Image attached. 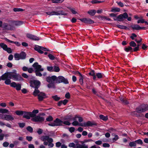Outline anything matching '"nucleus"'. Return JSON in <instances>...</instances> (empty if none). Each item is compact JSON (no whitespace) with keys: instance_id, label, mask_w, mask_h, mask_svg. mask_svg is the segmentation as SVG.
<instances>
[{"instance_id":"obj_1","label":"nucleus","mask_w":148,"mask_h":148,"mask_svg":"<svg viewBox=\"0 0 148 148\" xmlns=\"http://www.w3.org/2000/svg\"><path fill=\"white\" fill-rule=\"evenodd\" d=\"M2 78L3 80H4L6 78L12 79L16 81H21L23 79L21 75L17 73V71L15 70H13L12 71L7 72L2 75Z\"/></svg>"},{"instance_id":"obj_2","label":"nucleus","mask_w":148,"mask_h":148,"mask_svg":"<svg viewBox=\"0 0 148 148\" xmlns=\"http://www.w3.org/2000/svg\"><path fill=\"white\" fill-rule=\"evenodd\" d=\"M56 76L55 75L52 76L51 77H48L46 78V81L49 84H47V87L49 88H55V82H56Z\"/></svg>"},{"instance_id":"obj_3","label":"nucleus","mask_w":148,"mask_h":148,"mask_svg":"<svg viewBox=\"0 0 148 148\" xmlns=\"http://www.w3.org/2000/svg\"><path fill=\"white\" fill-rule=\"evenodd\" d=\"M41 140L44 142L43 144L45 145H47L48 144V142H53V139L50 138L48 136H43L40 138Z\"/></svg>"},{"instance_id":"obj_4","label":"nucleus","mask_w":148,"mask_h":148,"mask_svg":"<svg viewBox=\"0 0 148 148\" xmlns=\"http://www.w3.org/2000/svg\"><path fill=\"white\" fill-rule=\"evenodd\" d=\"M56 83H63L65 84H67L69 83V82L63 76H60L58 77H56Z\"/></svg>"},{"instance_id":"obj_5","label":"nucleus","mask_w":148,"mask_h":148,"mask_svg":"<svg viewBox=\"0 0 148 148\" xmlns=\"http://www.w3.org/2000/svg\"><path fill=\"white\" fill-rule=\"evenodd\" d=\"M47 14L50 15H67V14L66 13L63 12L62 11H52V12H47Z\"/></svg>"},{"instance_id":"obj_6","label":"nucleus","mask_w":148,"mask_h":148,"mask_svg":"<svg viewBox=\"0 0 148 148\" xmlns=\"http://www.w3.org/2000/svg\"><path fill=\"white\" fill-rule=\"evenodd\" d=\"M148 108L147 105H141L136 108V111L139 113L143 112L146 111Z\"/></svg>"},{"instance_id":"obj_7","label":"nucleus","mask_w":148,"mask_h":148,"mask_svg":"<svg viewBox=\"0 0 148 148\" xmlns=\"http://www.w3.org/2000/svg\"><path fill=\"white\" fill-rule=\"evenodd\" d=\"M63 121L57 118L54 122L48 124L49 125L51 126H60L62 125Z\"/></svg>"},{"instance_id":"obj_8","label":"nucleus","mask_w":148,"mask_h":148,"mask_svg":"<svg viewBox=\"0 0 148 148\" xmlns=\"http://www.w3.org/2000/svg\"><path fill=\"white\" fill-rule=\"evenodd\" d=\"M30 86L34 88H38L40 86V82L37 80H33L30 82Z\"/></svg>"},{"instance_id":"obj_9","label":"nucleus","mask_w":148,"mask_h":148,"mask_svg":"<svg viewBox=\"0 0 148 148\" xmlns=\"http://www.w3.org/2000/svg\"><path fill=\"white\" fill-rule=\"evenodd\" d=\"M31 120L36 122H41L44 121L45 118L43 116L38 115L32 117Z\"/></svg>"},{"instance_id":"obj_10","label":"nucleus","mask_w":148,"mask_h":148,"mask_svg":"<svg viewBox=\"0 0 148 148\" xmlns=\"http://www.w3.org/2000/svg\"><path fill=\"white\" fill-rule=\"evenodd\" d=\"M0 47L4 50L7 52L9 53H12V50L10 48L8 47L7 46L3 43H0Z\"/></svg>"},{"instance_id":"obj_11","label":"nucleus","mask_w":148,"mask_h":148,"mask_svg":"<svg viewBox=\"0 0 148 148\" xmlns=\"http://www.w3.org/2000/svg\"><path fill=\"white\" fill-rule=\"evenodd\" d=\"M34 49L36 51H37L39 53L41 54H42L43 53L42 51H49L48 49H47L39 46H36L34 48Z\"/></svg>"},{"instance_id":"obj_12","label":"nucleus","mask_w":148,"mask_h":148,"mask_svg":"<svg viewBox=\"0 0 148 148\" xmlns=\"http://www.w3.org/2000/svg\"><path fill=\"white\" fill-rule=\"evenodd\" d=\"M33 67L35 71H43L44 70L43 69L41 68V66L39 65L37 62L35 63L33 65Z\"/></svg>"},{"instance_id":"obj_13","label":"nucleus","mask_w":148,"mask_h":148,"mask_svg":"<svg viewBox=\"0 0 148 148\" xmlns=\"http://www.w3.org/2000/svg\"><path fill=\"white\" fill-rule=\"evenodd\" d=\"M12 26L11 23V21L9 24L3 23L2 25V28L7 30H10L12 29Z\"/></svg>"},{"instance_id":"obj_14","label":"nucleus","mask_w":148,"mask_h":148,"mask_svg":"<svg viewBox=\"0 0 148 148\" xmlns=\"http://www.w3.org/2000/svg\"><path fill=\"white\" fill-rule=\"evenodd\" d=\"M94 125H95V124L94 123L90 121H88L87 122L81 123V124L80 125V126L84 127L92 126Z\"/></svg>"},{"instance_id":"obj_15","label":"nucleus","mask_w":148,"mask_h":148,"mask_svg":"<svg viewBox=\"0 0 148 148\" xmlns=\"http://www.w3.org/2000/svg\"><path fill=\"white\" fill-rule=\"evenodd\" d=\"M79 20L81 21L86 23L92 24L94 23L93 21L89 18H80Z\"/></svg>"},{"instance_id":"obj_16","label":"nucleus","mask_w":148,"mask_h":148,"mask_svg":"<svg viewBox=\"0 0 148 148\" xmlns=\"http://www.w3.org/2000/svg\"><path fill=\"white\" fill-rule=\"evenodd\" d=\"M23 117L27 119H29L30 118H32V115L31 112H24Z\"/></svg>"},{"instance_id":"obj_17","label":"nucleus","mask_w":148,"mask_h":148,"mask_svg":"<svg viewBox=\"0 0 148 148\" xmlns=\"http://www.w3.org/2000/svg\"><path fill=\"white\" fill-rule=\"evenodd\" d=\"M128 16L126 13H124L123 14H120L118 16L119 21H121L123 19L127 18Z\"/></svg>"},{"instance_id":"obj_18","label":"nucleus","mask_w":148,"mask_h":148,"mask_svg":"<svg viewBox=\"0 0 148 148\" xmlns=\"http://www.w3.org/2000/svg\"><path fill=\"white\" fill-rule=\"evenodd\" d=\"M82 144H76L73 148H88V146L87 145L83 143L82 142Z\"/></svg>"},{"instance_id":"obj_19","label":"nucleus","mask_w":148,"mask_h":148,"mask_svg":"<svg viewBox=\"0 0 148 148\" xmlns=\"http://www.w3.org/2000/svg\"><path fill=\"white\" fill-rule=\"evenodd\" d=\"M5 120L12 121L14 120V118L12 115L5 114Z\"/></svg>"},{"instance_id":"obj_20","label":"nucleus","mask_w":148,"mask_h":148,"mask_svg":"<svg viewBox=\"0 0 148 148\" xmlns=\"http://www.w3.org/2000/svg\"><path fill=\"white\" fill-rule=\"evenodd\" d=\"M131 27L133 29H135L136 30H138L141 29H144L145 27H140L138 25H133L131 26Z\"/></svg>"},{"instance_id":"obj_21","label":"nucleus","mask_w":148,"mask_h":148,"mask_svg":"<svg viewBox=\"0 0 148 148\" xmlns=\"http://www.w3.org/2000/svg\"><path fill=\"white\" fill-rule=\"evenodd\" d=\"M11 23L12 26L14 25L19 26L23 24V22L21 21H11Z\"/></svg>"},{"instance_id":"obj_22","label":"nucleus","mask_w":148,"mask_h":148,"mask_svg":"<svg viewBox=\"0 0 148 148\" xmlns=\"http://www.w3.org/2000/svg\"><path fill=\"white\" fill-rule=\"evenodd\" d=\"M45 94L42 92H41L38 94V98L39 101H42L43 99L45 98Z\"/></svg>"},{"instance_id":"obj_23","label":"nucleus","mask_w":148,"mask_h":148,"mask_svg":"<svg viewBox=\"0 0 148 148\" xmlns=\"http://www.w3.org/2000/svg\"><path fill=\"white\" fill-rule=\"evenodd\" d=\"M79 82L80 84L82 85L83 84L84 77L79 72Z\"/></svg>"},{"instance_id":"obj_24","label":"nucleus","mask_w":148,"mask_h":148,"mask_svg":"<svg viewBox=\"0 0 148 148\" xmlns=\"http://www.w3.org/2000/svg\"><path fill=\"white\" fill-rule=\"evenodd\" d=\"M9 112L8 110L4 108H0V113L2 114L8 113Z\"/></svg>"},{"instance_id":"obj_25","label":"nucleus","mask_w":148,"mask_h":148,"mask_svg":"<svg viewBox=\"0 0 148 148\" xmlns=\"http://www.w3.org/2000/svg\"><path fill=\"white\" fill-rule=\"evenodd\" d=\"M38 88H35L34 91L33 92V94L35 96H38V94L40 92Z\"/></svg>"},{"instance_id":"obj_26","label":"nucleus","mask_w":148,"mask_h":148,"mask_svg":"<svg viewBox=\"0 0 148 148\" xmlns=\"http://www.w3.org/2000/svg\"><path fill=\"white\" fill-rule=\"evenodd\" d=\"M14 56L16 60H18L21 59L20 58V54L15 53L14 54Z\"/></svg>"},{"instance_id":"obj_27","label":"nucleus","mask_w":148,"mask_h":148,"mask_svg":"<svg viewBox=\"0 0 148 148\" xmlns=\"http://www.w3.org/2000/svg\"><path fill=\"white\" fill-rule=\"evenodd\" d=\"M20 58L21 59H24L26 57V54L25 53L23 52H21L20 53Z\"/></svg>"},{"instance_id":"obj_28","label":"nucleus","mask_w":148,"mask_h":148,"mask_svg":"<svg viewBox=\"0 0 148 148\" xmlns=\"http://www.w3.org/2000/svg\"><path fill=\"white\" fill-rule=\"evenodd\" d=\"M96 11L95 10H91L88 11V13L91 16H94L96 13Z\"/></svg>"},{"instance_id":"obj_29","label":"nucleus","mask_w":148,"mask_h":148,"mask_svg":"<svg viewBox=\"0 0 148 148\" xmlns=\"http://www.w3.org/2000/svg\"><path fill=\"white\" fill-rule=\"evenodd\" d=\"M15 113L18 115H23L24 111L21 110H17L15 111Z\"/></svg>"},{"instance_id":"obj_30","label":"nucleus","mask_w":148,"mask_h":148,"mask_svg":"<svg viewBox=\"0 0 148 148\" xmlns=\"http://www.w3.org/2000/svg\"><path fill=\"white\" fill-rule=\"evenodd\" d=\"M11 79L9 78H6L4 80H5V84L6 85H10L11 84Z\"/></svg>"},{"instance_id":"obj_31","label":"nucleus","mask_w":148,"mask_h":148,"mask_svg":"<svg viewBox=\"0 0 148 148\" xmlns=\"http://www.w3.org/2000/svg\"><path fill=\"white\" fill-rule=\"evenodd\" d=\"M38 112L39 111L38 110H33L32 112H31V113L33 115V116H32V117L36 116V114L38 113Z\"/></svg>"},{"instance_id":"obj_32","label":"nucleus","mask_w":148,"mask_h":148,"mask_svg":"<svg viewBox=\"0 0 148 148\" xmlns=\"http://www.w3.org/2000/svg\"><path fill=\"white\" fill-rule=\"evenodd\" d=\"M89 74L90 75L93 76V79L94 80H95L96 79V77L95 76V71H92L89 73Z\"/></svg>"},{"instance_id":"obj_33","label":"nucleus","mask_w":148,"mask_h":148,"mask_svg":"<svg viewBox=\"0 0 148 148\" xmlns=\"http://www.w3.org/2000/svg\"><path fill=\"white\" fill-rule=\"evenodd\" d=\"M52 98L54 100L56 101H58L60 99V97H58L57 95L52 96Z\"/></svg>"},{"instance_id":"obj_34","label":"nucleus","mask_w":148,"mask_h":148,"mask_svg":"<svg viewBox=\"0 0 148 148\" xmlns=\"http://www.w3.org/2000/svg\"><path fill=\"white\" fill-rule=\"evenodd\" d=\"M99 118L103 120V121H106L108 119L107 116H104L103 115H100L99 116Z\"/></svg>"},{"instance_id":"obj_35","label":"nucleus","mask_w":148,"mask_h":148,"mask_svg":"<svg viewBox=\"0 0 148 148\" xmlns=\"http://www.w3.org/2000/svg\"><path fill=\"white\" fill-rule=\"evenodd\" d=\"M129 146L131 147H135L136 146V143L135 141L130 142L129 144Z\"/></svg>"},{"instance_id":"obj_36","label":"nucleus","mask_w":148,"mask_h":148,"mask_svg":"<svg viewBox=\"0 0 148 148\" xmlns=\"http://www.w3.org/2000/svg\"><path fill=\"white\" fill-rule=\"evenodd\" d=\"M53 71H54L56 72H58L60 70V69L59 67L57 66H54L53 67Z\"/></svg>"},{"instance_id":"obj_37","label":"nucleus","mask_w":148,"mask_h":148,"mask_svg":"<svg viewBox=\"0 0 148 148\" xmlns=\"http://www.w3.org/2000/svg\"><path fill=\"white\" fill-rule=\"evenodd\" d=\"M112 135L113 136H114V138L112 139L113 142H114L116 141L119 138V137L118 135L114 134H112Z\"/></svg>"},{"instance_id":"obj_38","label":"nucleus","mask_w":148,"mask_h":148,"mask_svg":"<svg viewBox=\"0 0 148 148\" xmlns=\"http://www.w3.org/2000/svg\"><path fill=\"white\" fill-rule=\"evenodd\" d=\"M72 124L73 126H80L81 123H79L77 121H75L72 123Z\"/></svg>"},{"instance_id":"obj_39","label":"nucleus","mask_w":148,"mask_h":148,"mask_svg":"<svg viewBox=\"0 0 148 148\" xmlns=\"http://www.w3.org/2000/svg\"><path fill=\"white\" fill-rule=\"evenodd\" d=\"M116 26L118 27H119L120 29H126L127 28V27L125 26L121 25H116Z\"/></svg>"},{"instance_id":"obj_40","label":"nucleus","mask_w":148,"mask_h":148,"mask_svg":"<svg viewBox=\"0 0 148 148\" xmlns=\"http://www.w3.org/2000/svg\"><path fill=\"white\" fill-rule=\"evenodd\" d=\"M120 10V9L119 8H115L112 9L111 10V11L113 12H119Z\"/></svg>"},{"instance_id":"obj_41","label":"nucleus","mask_w":148,"mask_h":148,"mask_svg":"<svg viewBox=\"0 0 148 148\" xmlns=\"http://www.w3.org/2000/svg\"><path fill=\"white\" fill-rule=\"evenodd\" d=\"M13 11L15 12H20L23 11V10L20 8H14L13 9Z\"/></svg>"},{"instance_id":"obj_42","label":"nucleus","mask_w":148,"mask_h":148,"mask_svg":"<svg viewBox=\"0 0 148 148\" xmlns=\"http://www.w3.org/2000/svg\"><path fill=\"white\" fill-rule=\"evenodd\" d=\"M120 99L121 101L125 104H127L129 103L126 100L122 98H121Z\"/></svg>"},{"instance_id":"obj_43","label":"nucleus","mask_w":148,"mask_h":148,"mask_svg":"<svg viewBox=\"0 0 148 148\" xmlns=\"http://www.w3.org/2000/svg\"><path fill=\"white\" fill-rule=\"evenodd\" d=\"M124 50L128 52L131 51L132 50V48L130 47H128L125 48Z\"/></svg>"},{"instance_id":"obj_44","label":"nucleus","mask_w":148,"mask_h":148,"mask_svg":"<svg viewBox=\"0 0 148 148\" xmlns=\"http://www.w3.org/2000/svg\"><path fill=\"white\" fill-rule=\"evenodd\" d=\"M64 0H55L53 2L54 3H61Z\"/></svg>"},{"instance_id":"obj_45","label":"nucleus","mask_w":148,"mask_h":148,"mask_svg":"<svg viewBox=\"0 0 148 148\" xmlns=\"http://www.w3.org/2000/svg\"><path fill=\"white\" fill-rule=\"evenodd\" d=\"M15 88L17 90H19L21 89V86L20 84H18Z\"/></svg>"},{"instance_id":"obj_46","label":"nucleus","mask_w":148,"mask_h":148,"mask_svg":"<svg viewBox=\"0 0 148 148\" xmlns=\"http://www.w3.org/2000/svg\"><path fill=\"white\" fill-rule=\"evenodd\" d=\"M136 143H137L138 144H139L140 145H142L143 143V141L142 140H141L140 139H139L137 140H136L135 141Z\"/></svg>"},{"instance_id":"obj_47","label":"nucleus","mask_w":148,"mask_h":148,"mask_svg":"<svg viewBox=\"0 0 148 148\" xmlns=\"http://www.w3.org/2000/svg\"><path fill=\"white\" fill-rule=\"evenodd\" d=\"M6 114H0V119L5 120Z\"/></svg>"},{"instance_id":"obj_48","label":"nucleus","mask_w":148,"mask_h":148,"mask_svg":"<svg viewBox=\"0 0 148 148\" xmlns=\"http://www.w3.org/2000/svg\"><path fill=\"white\" fill-rule=\"evenodd\" d=\"M144 20L145 19L143 18H141L138 19L137 21V23H144Z\"/></svg>"},{"instance_id":"obj_49","label":"nucleus","mask_w":148,"mask_h":148,"mask_svg":"<svg viewBox=\"0 0 148 148\" xmlns=\"http://www.w3.org/2000/svg\"><path fill=\"white\" fill-rule=\"evenodd\" d=\"M130 45L131 47H135L136 46V45L134 41H132L130 43Z\"/></svg>"},{"instance_id":"obj_50","label":"nucleus","mask_w":148,"mask_h":148,"mask_svg":"<svg viewBox=\"0 0 148 148\" xmlns=\"http://www.w3.org/2000/svg\"><path fill=\"white\" fill-rule=\"evenodd\" d=\"M17 84L16 82H13L10 84V86L11 87L15 88Z\"/></svg>"},{"instance_id":"obj_51","label":"nucleus","mask_w":148,"mask_h":148,"mask_svg":"<svg viewBox=\"0 0 148 148\" xmlns=\"http://www.w3.org/2000/svg\"><path fill=\"white\" fill-rule=\"evenodd\" d=\"M103 2V1H98L97 0H93L91 1V3H99Z\"/></svg>"},{"instance_id":"obj_52","label":"nucleus","mask_w":148,"mask_h":148,"mask_svg":"<svg viewBox=\"0 0 148 148\" xmlns=\"http://www.w3.org/2000/svg\"><path fill=\"white\" fill-rule=\"evenodd\" d=\"M96 75L98 78H101L102 77L103 75L100 73H97L96 74Z\"/></svg>"},{"instance_id":"obj_53","label":"nucleus","mask_w":148,"mask_h":148,"mask_svg":"<svg viewBox=\"0 0 148 148\" xmlns=\"http://www.w3.org/2000/svg\"><path fill=\"white\" fill-rule=\"evenodd\" d=\"M27 130L30 132H32L33 131V129L32 127L30 126H28L26 128Z\"/></svg>"},{"instance_id":"obj_54","label":"nucleus","mask_w":148,"mask_h":148,"mask_svg":"<svg viewBox=\"0 0 148 148\" xmlns=\"http://www.w3.org/2000/svg\"><path fill=\"white\" fill-rule=\"evenodd\" d=\"M68 129L69 131L71 133L73 132L75 130V128L73 127H69L68 128Z\"/></svg>"},{"instance_id":"obj_55","label":"nucleus","mask_w":148,"mask_h":148,"mask_svg":"<svg viewBox=\"0 0 148 148\" xmlns=\"http://www.w3.org/2000/svg\"><path fill=\"white\" fill-rule=\"evenodd\" d=\"M93 140L91 139H85L84 140V141L82 142L83 143H86L87 142H89L92 141Z\"/></svg>"},{"instance_id":"obj_56","label":"nucleus","mask_w":148,"mask_h":148,"mask_svg":"<svg viewBox=\"0 0 148 148\" xmlns=\"http://www.w3.org/2000/svg\"><path fill=\"white\" fill-rule=\"evenodd\" d=\"M53 67H52V66H47V70L49 71H53Z\"/></svg>"},{"instance_id":"obj_57","label":"nucleus","mask_w":148,"mask_h":148,"mask_svg":"<svg viewBox=\"0 0 148 148\" xmlns=\"http://www.w3.org/2000/svg\"><path fill=\"white\" fill-rule=\"evenodd\" d=\"M32 38L31 39L34 40H39V38L38 37H37L34 35Z\"/></svg>"},{"instance_id":"obj_58","label":"nucleus","mask_w":148,"mask_h":148,"mask_svg":"<svg viewBox=\"0 0 148 148\" xmlns=\"http://www.w3.org/2000/svg\"><path fill=\"white\" fill-rule=\"evenodd\" d=\"M39 71H35L36 75L37 76L41 77L42 76V75Z\"/></svg>"},{"instance_id":"obj_59","label":"nucleus","mask_w":148,"mask_h":148,"mask_svg":"<svg viewBox=\"0 0 148 148\" xmlns=\"http://www.w3.org/2000/svg\"><path fill=\"white\" fill-rule=\"evenodd\" d=\"M9 145V143L7 142H4L3 144V146L5 147H7Z\"/></svg>"},{"instance_id":"obj_60","label":"nucleus","mask_w":148,"mask_h":148,"mask_svg":"<svg viewBox=\"0 0 148 148\" xmlns=\"http://www.w3.org/2000/svg\"><path fill=\"white\" fill-rule=\"evenodd\" d=\"M48 57L51 60H53L55 58V57L54 56L51 54H49L48 56Z\"/></svg>"},{"instance_id":"obj_61","label":"nucleus","mask_w":148,"mask_h":148,"mask_svg":"<svg viewBox=\"0 0 148 148\" xmlns=\"http://www.w3.org/2000/svg\"><path fill=\"white\" fill-rule=\"evenodd\" d=\"M26 36H27V37L28 38L31 39L32 38V37L34 35H32L30 34H27Z\"/></svg>"},{"instance_id":"obj_62","label":"nucleus","mask_w":148,"mask_h":148,"mask_svg":"<svg viewBox=\"0 0 148 148\" xmlns=\"http://www.w3.org/2000/svg\"><path fill=\"white\" fill-rule=\"evenodd\" d=\"M53 119L52 117L51 116H49L46 119V120L47 121H52Z\"/></svg>"},{"instance_id":"obj_63","label":"nucleus","mask_w":148,"mask_h":148,"mask_svg":"<svg viewBox=\"0 0 148 148\" xmlns=\"http://www.w3.org/2000/svg\"><path fill=\"white\" fill-rule=\"evenodd\" d=\"M70 10L71 11L72 13L74 14H76L77 12L75 10L74 8H71Z\"/></svg>"},{"instance_id":"obj_64","label":"nucleus","mask_w":148,"mask_h":148,"mask_svg":"<svg viewBox=\"0 0 148 148\" xmlns=\"http://www.w3.org/2000/svg\"><path fill=\"white\" fill-rule=\"evenodd\" d=\"M63 123L64 124L67 125H70L71 124V123L69 121H65L63 122Z\"/></svg>"}]
</instances>
